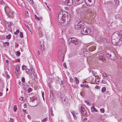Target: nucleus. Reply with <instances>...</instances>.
Here are the masks:
<instances>
[{
  "mask_svg": "<svg viewBox=\"0 0 122 122\" xmlns=\"http://www.w3.org/2000/svg\"><path fill=\"white\" fill-rule=\"evenodd\" d=\"M70 18L69 13L65 14L64 12H61L59 14L58 18V21L62 25L68 24L70 22Z\"/></svg>",
  "mask_w": 122,
  "mask_h": 122,
  "instance_id": "1",
  "label": "nucleus"
},
{
  "mask_svg": "<svg viewBox=\"0 0 122 122\" xmlns=\"http://www.w3.org/2000/svg\"><path fill=\"white\" fill-rule=\"evenodd\" d=\"M112 41L114 45H120L122 43V31L114 33L112 36Z\"/></svg>",
  "mask_w": 122,
  "mask_h": 122,
  "instance_id": "2",
  "label": "nucleus"
},
{
  "mask_svg": "<svg viewBox=\"0 0 122 122\" xmlns=\"http://www.w3.org/2000/svg\"><path fill=\"white\" fill-rule=\"evenodd\" d=\"M84 25L83 22L80 20H78L75 23V27L76 29H78L79 28H82L84 26Z\"/></svg>",
  "mask_w": 122,
  "mask_h": 122,
  "instance_id": "3",
  "label": "nucleus"
},
{
  "mask_svg": "<svg viewBox=\"0 0 122 122\" xmlns=\"http://www.w3.org/2000/svg\"><path fill=\"white\" fill-rule=\"evenodd\" d=\"M91 31V29L87 27H85L82 29L81 31V34L86 35L90 33Z\"/></svg>",
  "mask_w": 122,
  "mask_h": 122,
  "instance_id": "4",
  "label": "nucleus"
},
{
  "mask_svg": "<svg viewBox=\"0 0 122 122\" xmlns=\"http://www.w3.org/2000/svg\"><path fill=\"white\" fill-rule=\"evenodd\" d=\"M85 15L86 17H90L91 16H94L95 15V12L92 10H88L86 12Z\"/></svg>",
  "mask_w": 122,
  "mask_h": 122,
  "instance_id": "5",
  "label": "nucleus"
},
{
  "mask_svg": "<svg viewBox=\"0 0 122 122\" xmlns=\"http://www.w3.org/2000/svg\"><path fill=\"white\" fill-rule=\"evenodd\" d=\"M84 1L86 4L89 6L94 5L95 3V0H84Z\"/></svg>",
  "mask_w": 122,
  "mask_h": 122,
  "instance_id": "6",
  "label": "nucleus"
},
{
  "mask_svg": "<svg viewBox=\"0 0 122 122\" xmlns=\"http://www.w3.org/2000/svg\"><path fill=\"white\" fill-rule=\"evenodd\" d=\"M71 41L75 45H76L78 44L79 41L77 39L75 38H72L71 39Z\"/></svg>",
  "mask_w": 122,
  "mask_h": 122,
  "instance_id": "7",
  "label": "nucleus"
},
{
  "mask_svg": "<svg viewBox=\"0 0 122 122\" xmlns=\"http://www.w3.org/2000/svg\"><path fill=\"white\" fill-rule=\"evenodd\" d=\"M5 26L7 29L8 30L10 31L11 30V24L10 22L7 23L6 24Z\"/></svg>",
  "mask_w": 122,
  "mask_h": 122,
  "instance_id": "8",
  "label": "nucleus"
},
{
  "mask_svg": "<svg viewBox=\"0 0 122 122\" xmlns=\"http://www.w3.org/2000/svg\"><path fill=\"white\" fill-rule=\"evenodd\" d=\"M63 2L69 5H71L72 3V0H62Z\"/></svg>",
  "mask_w": 122,
  "mask_h": 122,
  "instance_id": "9",
  "label": "nucleus"
},
{
  "mask_svg": "<svg viewBox=\"0 0 122 122\" xmlns=\"http://www.w3.org/2000/svg\"><path fill=\"white\" fill-rule=\"evenodd\" d=\"M71 112L73 116L74 119L75 120H76L77 119L78 113L73 111H71Z\"/></svg>",
  "mask_w": 122,
  "mask_h": 122,
  "instance_id": "10",
  "label": "nucleus"
},
{
  "mask_svg": "<svg viewBox=\"0 0 122 122\" xmlns=\"http://www.w3.org/2000/svg\"><path fill=\"white\" fill-rule=\"evenodd\" d=\"M80 111L81 113H82V114L83 115H85L86 113V112L85 109L84 107H81Z\"/></svg>",
  "mask_w": 122,
  "mask_h": 122,
  "instance_id": "11",
  "label": "nucleus"
},
{
  "mask_svg": "<svg viewBox=\"0 0 122 122\" xmlns=\"http://www.w3.org/2000/svg\"><path fill=\"white\" fill-rule=\"evenodd\" d=\"M59 59L61 60V61H63L64 58V55L63 54L61 53V55L60 54L58 56Z\"/></svg>",
  "mask_w": 122,
  "mask_h": 122,
  "instance_id": "12",
  "label": "nucleus"
},
{
  "mask_svg": "<svg viewBox=\"0 0 122 122\" xmlns=\"http://www.w3.org/2000/svg\"><path fill=\"white\" fill-rule=\"evenodd\" d=\"M31 70L32 72V73L31 74V77L32 79H34L36 76V74L34 72V71H34L33 69H31Z\"/></svg>",
  "mask_w": 122,
  "mask_h": 122,
  "instance_id": "13",
  "label": "nucleus"
},
{
  "mask_svg": "<svg viewBox=\"0 0 122 122\" xmlns=\"http://www.w3.org/2000/svg\"><path fill=\"white\" fill-rule=\"evenodd\" d=\"M76 4H80L83 3L84 0H74Z\"/></svg>",
  "mask_w": 122,
  "mask_h": 122,
  "instance_id": "14",
  "label": "nucleus"
},
{
  "mask_svg": "<svg viewBox=\"0 0 122 122\" xmlns=\"http://www.w3.org/2000/svg\"><path fill=\"white\" fill-rule=\"evenodd\" d=\"M112 57L111 59H112L115 60L116 59V57L115 53L112 52H111Z\"/></svg>",
  "mask_w": 122,
  "mask_h": 122,
  "instance_id": "15",
  "label": "nucleus"
},
{
  "mask_svg": "<svg viewBox=\"0 0 122 122\" xmlns=\"http://www.w3.org/2000/svg\"><path fill=\"white\" fill-rule=\"evenodd\" d=\"M96 49L95 47L94 46H92L89 48V50L91 51H94Z\"/></svg>",
  "mask_w": 122,
  "mask_h": 122,
  "instance_id": "16",
  "label": "nucleus"
},
{
  "mask_svg": "<svg viewBox=\"0 0 122 122\" xmlns=\"http://www.w3.org/2000/svg\"><path fill=\"white\" fill-rule=\"evenodd\" d=\"M4 10L6 13H9V9L8 6L5 7Z\"/></svg>",
  "mask_w": 122,
  "mask_h": 122,
  "instance_id": "17",
  "label": "nucleus"
},
{
  "mask_svg": "<svg viewBox=\"0 0 122 122\" xmlns=\"http://www.w3.org/2000/svg\"><path fill=\"white\" fill-rule=\"evenodd\" d=\"M91 111L92 112H97V109L94 106H92L91 108Z\"/></svg>",
  "mask_w": 122,
  "mask_h": 122,
  "instance_id": "18",
  "label": "nucleus"
},
{
  "mask_svg": "<svg viewBox=\"0 0 122 122\" xmlns=\"http://www.w3.org/2000/svg\"><path fill=\"white\" fill-rule=\"evenodd\" d=\"M26 89V90L27 91L28 93H30L32 91V89L30 87L28 89H27V88L26 87L25 88V90Z\"/></svg>",
  "mask_w": 122,
  "mask_h": 122,
  "instance_id": "19",
  "label": "nucleus"
},
{
  "mask_svg": "<svg viewBox=\"0 0 122 122\" xmlns=\"http://www.w3.org/2000/svg\"><path fill=\"white\" fill-rule=\"evenodd\" d=\"M35 17L36 19L38 20H42V17H38L36 15H35Z\"/></svg>",
  "mask_w": 122,
  "mask_h": 122,
  "instance_id": "20",
  "label": "nucleus"
},
{
  "mask_svg": "<svg viewBox=\"0 0 122 122\" xmlns=\"http://www.w3.org/2000/svg\"><path fill=\"white\" fill-rule=\"evenodd\" d=\"M38 34L40 37H42L43 35L42 32L41 31L39 30L38 32Z\"/></svg>",
  "mask_w": 122,
  "mask_h": 122,
  "instance_id": "21",
  "label": "nucleus"
},
{
  "mask_svg": "<svg viewBox=\"0 0 122 122\" xmlns=\"http://www.w3.org/2000/svg\"><path fill=\"white\" fill-rule=\"evenodd\" d=\"M40 46H44V41L43 40H41L40 41Z\"/></svg>",
  "mask_w": 122,
  "mask_h": 122,
  "instance_id": "22",
  "label": "nucleus"
},
{
  "mask_svg": "<svg viewBox=\"0 0 122 122\" xmlns=\"http://www.w3.org/2000/svg\"><path fill=\"white\" fill-rule=\"evenodd\" d=\"M99 58L100 60L102 61H104V58L103 56H102V54H101V55H99Z\"/></svg>",
  "mask_w": 122,
  "mask_h": 122,
  "instance_id": "23",
  "label": "nucleus"
},
{
  "mask_svg": "<svg viewBox=\"0 0 122 122\" xmlns=\"http://www.w3.org/2000/svg\"><path fill=\"white\" fill-rule=\"evenodd\" d=\"M112 55H111V54H110L108 53H107V54H106L107 56L109 58H110L112 57Z\"/></svg>",
  "mask_w": 122,
  "mask_h": 122,
  "instance_id": "24",
  "label": "nucleus"
},
{
  "mask_svg": "<svg viewBox=\"0 0 122 122\" xmlns=\"http://www.w3.org/2000/svg\"><path fill=\"white\" fill-rule=\"evenodd\" d=\"M75 79L76 84H78L79 83V81L76 77H75Z\"/></svg>",
  "mask_w": 122,
  "mask_h": 122,
  "instance_id": "25",
  "label": "nucleus"
},
{
  "mask_svg": "<svg viewBox=\"0 0 122 122\" xmlns=\"http://www.w3.org/2000/svg\"><path fill=\"white\" fill-rule=\"evenodd\" d=\"M19 71V67H17L16 68L15 71V73L16 74H17L18 73V72Z\"/></svg>",
  "mask_w": 122,
  "mask_h": 122,
  "instance_id": "26",
  "label": "nucleus"
},
{
  "mask_svg": "<svg viewBox=\"0 0 122 122\" xmlns=\"http://www.w3.org/2000/svg\"><path fill=\"white\" fill-rule=\"evenodd\" d=\"M120 15L119 14H117L115 16V17L116 19H118L120 18Z\"/></svg>",
  "mask_w": 122,
  "mask_h": 122,
  "instance_id": "27",
  "label": "nucleus"
},
{
  "mask_svg": "<svg viewBox=\"0 0 122 122\" xmlns=\"http://www.w3.org/2000/svg\"><path fill=\"white\" fill-rule=\"evenodd\" d=\"M99 79H98V77H97V78H96V79L95 81V82L96 83H98L99 82Z\"/></svg>",
  "mask_w": 122,
  "mask_h": 122,
  "instance_id": "28",
  "label": "nucleus"
},
{
  "mask_svg": "<svg viewBox=\"0 0 122 122\" xmlns=\"http://www.w3.org/2000/svg\"><path fill=\"white\" fill-rule=\"evenodd\" d=\"M4 46L5 47L6 46H8L9 45V43L8 42H6L4 43Z\"/></svg>",
  "mask_w": 122,
  "mask_h": 122,
  "instance_id": "29",
  "label": "nucleus"
},
{
  "mask_svg": "<svg viewBox=\"0 0 122 122\" xmlns=\"http://www.w3.org/2000/svg\"><path fill=\"white\" fill-rule=\"evenodd\" d=\"M85 102L89 105H91V103L88 100L85 101Z\"/></svg>",
  "mask_w": 122,
  "mask_h": 122,
  "instance_id": "30",
  "label": "nucleus"
},
{
  "mask_svg": "<svg viewBox=\"0 0 122 122\" xmlns=\"http://www.w3.org/2000/svg\"><path fill=\"white\" fill-rule=\"evenodd\" d=\"M26 66L25 65H23L22 66V68L23 70H25L26 69Z\"/></svg>",
  "mask_w": 122,
  "mask_h": 122,
  "instance_id": "31",
  "label": "nucleus"
},
{
  "mask_svg": "<svg viewBox=\"0 0 122 122\" xmlns=\"http://www.w3.org/2000/svg\"><path fill=\"white\" fill-rule=\"evenodd\" d=\"M25 71L27 74L29 75L30 74V73L29 72L30 70L29 69H26Z\"/></svg>",
  "mask_w": 122,
  "mask_h": 122,
  "instance_id": "32",
  "label": "nucleus"
},
{
  "mask_svg": "<svg viewBox=\"0 0 122 122\" xmlns=\"http://www.w3.org/2000/svg\"><path fill=\"white\" fill-rule=\"evenodd\" d=\"M11 37V35L10 34H9L6 37V39H10Z\"/></svg>",
  "mask_w": 122,
  "mask_h": 122,
  "instance_id": "33",
  "label": "nucleus"
},
{
  "mask_svg": "<svg viewBox=\"0 0 122 122\" xmlns=\"http://www.w3.org/2000/svg\"><path fill=\"white\" fill-rule=\"evenodd\" d=\"M106 90V88L105 87H103L102 90V92H104Z\"/></svg>",
  "mask_w": 122,
  "mask_h": 122,
  "instance_id": "34",
  "label": "nucleus"
},
{
  "mask_svg": "<svg viewBox=\"0 0 122 122\" xmlns=\"http://www.w3.org/2000/svg\"><path fill=\"white\" fill-rule=\"evenodd\" d=\"M41 48V49L43 51H45L44 49V46H40Z\"/></svg>",
  "mask_w": 122,
  "mask_h": 122,
  "instance_id": "35",
  "label": "nucleus"
},
{
  "mask_svg": "<svg viewBox=\"0 0 122 122\" xmlns=\"http://www.w3.org/2000/svg\"><path fill=\"white\" fill-rule=\"evenodd\" d=\"M17 109V106L16 105H15L14 107V112H16V110Z\"/></svg>",
  "mask_w": 122,
  "mask_h": 122,
  "instance_id": "36",
  "label": "nucleus"
},
{
  "mask_svg": "<svg viewBox=\"0 0 122 122\" xmlns=\"http://www.w3.org/2000/svg\"><path fill=\"white\" fill-rule=\"evenodd\" d=\"M102 75L103 76V77L105 78L107 77V76L106 74L104 73V72H103L102 74Z\"/></svg>",
  "mask_w": 122,
  "mask_h": 122,
  "instance_id": "37",
  "label": "nucleus"
},
{
  "mask_svg": "<svg viewBox=\"0 0 122 122\" xmlns=\"http://www.w3.org/2000/svg\"><path fill=\"white\" fill-rule=\"evenodd\" d=\"M20 37L21 38H22L23 37V33L22 32H20Z\"/></svg>",
  "mask_w": 122,
  "mask_h": 122,
  "instance_id": "38",
  "label": "nucleus"
},
{
  "mask_svg": "<svg viewBox=\"0 0 122 122\" xmlns=\"http://www.w3.org/2000/svg\"><path fill=\"white\" fill-rule=\"evenodd\" d=\"M19 30H17L15 32H14V34L15 35H17L19 33Z\"/></svg>",
  "mask_w": 122,
  "mask_h": 122,
  "instance_id": "39",
  "label": "nucleus"
},
{
  "mask_svg": "<svg viewBox=\"0 0 122 122\" xmlns=\"http://www.w3.org/2000/svg\"><path fill=\"white\" fill-rule=\"evenodd\" d=\"M47 118H44L42 120L41 122H45L46 121H47Z\"/></svg>",
  "mask_w": 122,
  "mask_h": 122,
  "instance_id": "40",
  "label": "nucleus"
},
{
  "mask_svg": "<svg viewBox=\"0 0 122 122\" xmlns=\"http://www.w3.org/2000/svg\"><path fill=\"white\" fill-rule=\"evenodd\" d=\"M115 1V2L116 4L118 5L119 3V1L118 0H114Z\"/></svg>",
  "mask_w": 122,
  "mask_h": 122,
  "instance_id": "41",
  "label": "nucleus"
},
{
  "mask_svg": "<svg viewBox=\"0 0 122 122\" xmlns=\"http://www.w3.org/2000/svg\"><path fill=\"white\" fill-rule=\"evenodd\" d=\"M20 52L17 51L16 52V55L17 56H20Z\"/></svg>",
  "mask_w": 122,
  "mask_h": 122,
  "instance_id": "42",
  "label": "nucleus"
},
{
  "mask_svg": "<svg viewBox=\"0 0 122 122\" xmlns=\"http://www.w3.org/2000/svg\"><path fill=\"white\" fill-rule=\"evenodd\" d=\"M21 81L23 82H25V79L24 77H23L21 79Z\"/></svg>",
  "mask_w": 122,
  "mask_h": 122,
  "instance_id": "43",
  "label": "nucleus"
},
{
  "mask_svg": "<svg viewBox=\"0 0 122 122\" xmlns=\"http://www.w3.org/2000/svg\"><path fill=\"white\" fill-rule=\"evenodd\" d=\"M28 0L30 4H33V0Z\"/></svg>",
  "mask_w": 122,
  "mask_h": 122,
  "instance_id": "44",
  "label": "nucleus"
},
{
  "mask_svg": "<svg viewBox=\"0 0 122 122\" xmlns=\"http://www.w3.org/2000/svg\"><path fill=\"white\" fill-rule=\"evenodd\" d=\"M100 111L102 113H104V109L103 108H101L100 109Z\"/></svg>",
  "mask_w": 122,
  "mask_h": 122,
  "instance_id": "45",
  "label": "nucleus"
},
{
  "mask_svg": "<svg viewBox=\"0 0 122 122\" xmlns=\"http://www.w3.org/2000/svg\"><path fill=\"white\" fill-rule=\"evenodd\" d=\"M63 65L64 66V67L65 68H67V67L66 65V63H64L63 64Z\"/></svg>",
  "mask_w": 122,
  "mask_h": 122,
  "instance_id": "46",
  "label": "nucleus"
},
{
  "mask_svg": "<svg viewBox=\"0 0 122 122\" xmlns=\"http://www.w3.org/2000/svg\"><path fill=\"white\" fill-rule=\"evenodd\" d=\"M92 73L93 75L94 76L96 74V72L94 71H92Z\"/></svg>",
  "mask_w": 122,
  "mask_h": 122,
  "instance_id": "47",
  "label": "nucleus"
},
{
  "mask_svg": "<svg viewBox=\"0 0 122 122\" xmlns=\"http://www.w3.org/2000/svg\"><path fill=\"white\" fill-rule=\"evenodd\" d=\"M102 83L104 84H105L107 82L106 81L104 80H102Z\"/></svg>",
  "mask_w": 122,
  "mask_h": 122,
  "instance_id": "48",
  "label": "nucleus"
},
{
  "mask_svg": "<svg viewBox=\"0 0 122 122\" xmlns=\"http://www.w3.org/2000/svg\"><path fill=\"white\" fill-rule=\"evenodd\" d=\"M41 93H42V97H43V99L44 100V92H42V91L41 92Z\"/></svg>",
  "mask_w": 122,
  "mask_h": 122,
  "instance_id": "49",
  "label": "nucleus"
},
{
  "mask_svg": "<svg viewBox=\"0 0 122 122\" xmlns=\"http://www.w3.org/2000/svg\"><path fill=\"white\" fill-rule=\"evenodd\" d=\"M10 122H13L14 121V119L12 118H11L10 120Z\"/></svg>",
  "mask_w": 122,
  "mask_h": 122,
  "instance_id": "50",
  "label": "nucleus"
},
{
  "mask_svg": "<svg viewBox=\"0 0 122 122\" xmlns=\"http://www.w3.org/2000/svg\"><path fill=\"white\" fill-rule=\"evenodd\" d=\"M23 99H24V97H20V98H19V99L22 101H23Z\"/></svg>",
  "mask_w": 122,
  "mask_h": 122,
  "instance_id": "51",
  "label": "nucleus"
},
{
  "mask_svg": "<svg viewBox=\"0 0 122 122\" xmlns=\"http://www.w3.org/2000/svg\"><path fill=\"white\" fill-rule=\"evenodd\" d=\"M70 81L71 82H73V80L72 78H70Z\"/></svg>",
  "mask_w": 122,
  "mask_h": 122,
  "instance_id": "52",
  "label": "nucleus"
},
{
  "mask_svg": "<svg viewBox=\"0 0 122 122\" xmlns=\"http://www.w3.org/2000/svg\"><path fill=\"white\" fill-rule=\"evenodd\" d=\"M25 13L26 15L27 16H28L29 14H28V12L27 11H25Z\"/></svg>",
  "mask_w": 122,
  "mask_h": 122,
  "instance_id": "53",
  "label": "nucleus"
},
{
  "mask_svg": "<svg viewBox=\"0 0 122 122\" xmlns=\"http://www.w3.org/2000/svg\"><path fill=\"white\" fill-rule=\"evenodd\" d=\"M48 86H49V88H51V84L50 83H48Z\"/></svg>",
  "mask_w": 122,
  "mask_h": 122,
  "instance_id": "54",
  "label": "nucleus"
},
{
  "mask_svg": "<svg viewBox=\"0 0 122 122\" xmlns=\"http://www.w3.org/2000/svg\"><path fill=\"white\" fill-rule=\"evenodd\" d=\"M61 40L62 41V42L63 43H64V40L63 38H61Z\"/></svg>",
  "mask_w": 122,
  "mask_h": 122,
  "instance_id": "55",
  "label": "nucleus"
},
{
  "mask_svg": "<svg viewBox=\"0 0 122 122\" xmlns=\"http://www.w3.org/2000/svg\"><path fill=\"white\" fill-rule=\"evenodd\" d=\"M3 1L2 0H0V4H2L3 3Z\"/></svg>",
  "mask_w": 122,
  "mask_h": 122,
  "instance_id": "56",
  "label": "nucleus"
},
{
  "mask_svg": "<svg viewBox=\"0 0 122 122\" xmlns=\"http://www.w3.org/2000/svg\"><path fill=\"white\" fill-rule=\"evenodd\" d=\"M25 26L27 28H28V29L29 30V26L28 25H26L25 24Z\"/></svg>",
  "mask_w": 122,
  "mask_h": 122,
  "instance_id": "57",
  "label": "nucleus"
},
{
  "mask_svg": "<svg viewBox=\"0 0 122 122\" xmlns=\"http://www.w3.org/2000/svg\"><path fill=\"white\" fill-rule=\"evenodd\" d=\"M27 117H28V118H29V119H31V117L30 116V115H27Z\"/></svg>",
  "mask_w": 122,
  "mask_h": 122,
  "instance_id": "58",
  "label": "nucleus"
},
{
  "mask_svg": "<svg viewBox=\"0 0 122 122\" xmlns=\"http://www.w3.org/2000/svg\"><path fill=\"white\" fill-rule=\"evenodd\" d=\"M24 107L25 108L26 107V104H25L24 105Z\"/></svg>",
  "mask_w": 122,
  "mask_h": 122,
  "instance_id": "59",
  "label": "nucleus"
},
{
  "mask_svg": "<svg viewBox=\"0 0 122 122\" xmlns=\"http://www.w3.org/2000/svg\"><path fill=\"white\" fill-rule=\"evenodd\" d=\"M7 78L9 79V78L10 77V76H9L7 74Z\"/></svg>",
  "mask_w": 122,
  "mask_h": 122,
  "instance_id": "60",
  "label": "nucleus"
},
{
  "mask_svg": "<svg viewBox=\"0 0 122 122\" xmlns=\"http://www.w3.org/2000/svg\"><path fill=\"white\" fill-rule=\"evenodd\" d=\"M22 110L23 112H24L25 113L26 112V110H24V109H23Z\"/></svg>",
  "mask_w": 122,
  "mask_h": 122,
  "instance_id": "61",
  "label": "nucleus"
},
{
  "mask_svg": "<svg viewBox=\"0 0 122 122\" xmlns=\"http://www.w3.org/2000/svg\"><path fill=\"white\" fill-rule=\"evenodd\" d=\"M99 87V86H96L95 87V88L96 89H97Z\"/></svg>",
  "mask_w": 122,
  "mask_h": 122,
  "instance_id": "62",
  "label": "nucleus"
},
{
  "mask_svg": "<svg viewBox=\"0 0 122 122\" xmlns=\"http://www.w3.org/2000/svg\"><path fill=\"white\" fill-rule=\"evenodd\" d=\"M16 61H17V62H19L20 61V60L19 59H16L15 60Z\"/></svg>",
  "mask_w": 122,
  "mask_h": 122,
  "instance_id": "63",
  "label": "nucleus"
},
{
  "mask_svg": "<svg viewBox=\"0 0 122 122\" xmlns=\"http://www.w3.org/2000/svg\"><path fill=\"white\" fill-rule=\"evenodd\" d=\"M37 54H38V55H40V52L39 51H38V52H37Z\"/></svg>",
  "mask_w": 122,
  "mask_h": 122,
  "instance_id": "64",
  "label": "nucleus"
}]
</instances>
